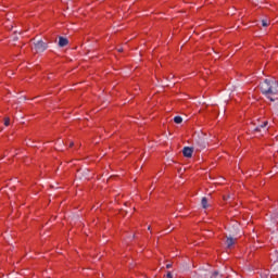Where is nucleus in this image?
<instances>
[{
  "mask_svg": "<svg viewBox=\"0 0 278 278\" xmlns=\"http://www.w3.org/2000/svg\"><path fill=\"white\" fill-rule=\"evenodd\" d=\"M119 53H123V48L117 49Z\"/></svg>",
  "mask_w": 278,
  "mask_h": 278,
  "instance_id": "dca6fc26",
  "label": "nucleus"
},
{
  "mask_svg": "<svg viewBox=\"0 0 278 278\" xmlns=\"http://www.w3.org/2000/svg\"><path fill=\"white\" fill-rule=\"evenodd\" d=\"M253 131H255L256 134H261V136H264V134L268 131V121L256 124Z\"/></svg>",
  "mask_w": 278,
  "mask_h": 278,
  "instance_id": "7ed1b4c3",
  "label": "nucleus"
},
{
  "mask_svg": "<svg viewBox=\"0 0 278 278\" xmlns=\"http://www.w3.org/2000/svg\"><path fill=\"white\" fill-rule=\"evenodd\" d=\"M14 40H18V37H15Z\"/></svg>",
  "mask_w": 278,
  "mask_h": 278,
  "instance_id": "6ab92c4d",
  "label": "nucleus"
},
{
  "mask_svg": "<svg viewBox=\"0 0 278 278\" xmlns=\"http://www.w3.org/2000/svg\"><path fill=\"white\" fill-rule=\"evenodd\" d=\"M4 125H5V127L10 126V117H5Z\"/></svg>",
  "mask_w": 278,
  "mask_h": 278,
  "instance_id": "ddd939ff",
  "label": "nucleus"
},
{
  "mask_svg": "<svg viewBox=\"0 0 278 278\" xmlns=\"http://www.w3.org/2000/svg\"><path fill=\"white\" fill-rule=\"evenodd\" d=\"M68 45V39L66 37H59V47L63 48Z\"/></svg>",
  "mask_w": 278,
  "mask_h": 278,
  "instance_id": "0eeeda50",
  "label": "nucleus"
},
{
  "mask_svg": "<svg viewBox=\"0 0 278 278\" xmlns=\"http://www.w3.org/2000/svg\"><path fill=\"white\" fill-rule=\"evenodd\" d=\"M208 278H223V275H220L218 271H213Z\"/></svg>",
  "mask_w": 278,
  "mask_h": 278,
  "instance_id": "9b49d317",
  "label": "nucleus"
},
{
  "mask_svg": "<svg viewBox=\"0 0 278 278\" xmlns=\"http://www.w3.org/2000/svg\"><path fill=\"white\" fill-rule=\"evenodd\" d=\"M192 153H194V148L185 147L182 150V154L185 157H192Z\"/></svg>",
  "mask_w": 278,
  "mask_h": 278,
  "instance_id": "423d86ee",
  "label": "nucleus"
},
{
  "mask_svg": "<svg viewBox=\"0 0 278 278\" xmlns=\"http://www.w3.org/2000/svg\"><path fill=\"white\" fill-rule=\"evenodd\" d=\"M148 230L151 231V226L148 227Z\"/></svg>",
  "mask_w": 278,
  "mask_h": 278,
  "instance_id": "a211bd4d",
  "label": "nucleus"
},
{
  "mask_svg": "<svg viewBox=\"0 0 278 278\" xmlns=\"http://www.w3.org/2000/svg\"><path fill=\"white\" fill-rule=\"evenodd\" d=\"M166 268H173V264H167Z\"/></svg>",
  "mask_w": 278,
  "mask_h": 278,
  "instance_id": "2eb2a0df",
  "label": "nucleus"
},
{
  "mask_svg": "<svg viewBox=\"0 0 278 278\" xmlns=\"http://www.w3.org/2000/svg\"><path fill=\"white\" fill-rule=\"evenodd\" d=\"M261 278H270V271L268 269H263L261 271Z\"/></svg>",
  "mask_w": 278,
  "mask_h": 278,
  "instance_id": "6e6552de",
  "label": "nucleus"
},
{
  "mask_svg": "<svg viewBox=\"0 0 278 278\" xmlns=\"http://www.w3.org/2000/svg\"><path fill=\"white\" fill-rule=\"evenodd\" d=\"M167 278H173V274L170 271L167 273L166 275Z\"/></svg>",
  "mask_w": 278,
  "mask_h": 278,
  "instance_id": "4468645a",
  "label": "nucleus"
},
{
  "mask_svg": "<svg viewBox=\"0 0 278 278\" xmlns=\"http://www.w3.org/2000/svg\"><path fill=\"white\" fill-rule=\"evenodd\" d=\"M201 205L203 207V210H207V198H202L201 200Z\"/></svg>",
  "mask_w": 278,
  "mask_h": 278,
  "instance_id": "9d476101",
  "label": "nucleus"
},
{
  "mask_svg": "<svg viewBox=\"0 0 278 278\" xmlns=\"http://www.w3.org/2000/svg\"><path fill=\"white\" fill-rule=\"evenodd\" d=\"M34 49L36 53H45L47 51L48 46L45 41L38 40L37 42L34 43Z\"/></svg>",
  "mask_w": 278,
  "mask_h": 278,
  "instance_id": "20e7f679",
  "label": "nucleus"
},
{
  "mask_svg": "<svg viewBox=\"0 0 278 278\" xmlns=\"http://www.w3.org/2000/svg\"><path fill=\"white\" fill-rule=\"evenodd\" d=\"M268 25H269L268 20H262V26L263 27H268Z\"/></svg>",
  "mask_w": 278,
  "mask_h": 278,
  "instance_id": "f8f14e48",
  "label": "nucleus"
},
{
  "mask_svg": "<svg viewBox=\"0 0 278 278\" xmlns=\"http://www.w3.org/2000/svg\"><path fill=\"white\" fill-rule=\"evenodd\" d=\"M238 242V238H233V235L226 236V247L227 249H231L233 244Z\"/></svg>",
  "mask_w": 278,
  "mask_h": 278,
  "instance_id": "39448f33",
  "label": "nucleus"
},
{
  "mask_svg": "<svg viewBox=\"0 0 278 278\" xmlns=\"http://www.w3.org/2000/svg\"><path fill=\"white\" fill-rule=\"evenodd\" d=\"M174 123H176V125H181V123H184V118L181 116H175Z\"/></svg>",
  "mask_w": 278,
  "mask_h": 278,
  "instance_id": "1a4fd4ad",
  "label": "nucleus"
},
{
  "mask_svg": "<svg viewBox=\"0 0 278 278\" xmlns=\"http://www.w3.org/2000/svg\"><path fill=\"white\" fill-rule=\"evenodd\" d=\"M195 149L197 151H201L207 147V140L205 139V135L201 134L198 136V139H195Z\"/></svg>",
  "mask_w": 278,
  "mask_h": 278,
  "instance_id": "f03ea898",
  "label": "nucleus"
},
{
  "mask_svg": "<svg viewBox=\"0 0 278 278\" xmlns=\"http://www.w3.org/2000/svg\"><path fill=\"white\" fill-rule=\"evenodd\" d=\"M74 146H75V143H74V142H71V143H70V147H74Z\"/></svg>",
  "mask_w": 278,
  "mask_h": 278,
  "instance_id": "f3484780",
  "label": "nucleus"
},
{
  "mask_svg": "<svg viewBox=\"0 0 278 278\" xmlns=\"http://www.w3.org/2000/svg\"><path fill=\"white\" fill-rule=\"evenodd\" d=\"M261 91L269 101H277L278 81L274 78L265 79L261 84Z\"/></svg>",
  "mask_w": 278,
  "mask_h": 278,
  "instance_id": "f257e3e1",
  "label": "nucleus"
}]
</instances>
